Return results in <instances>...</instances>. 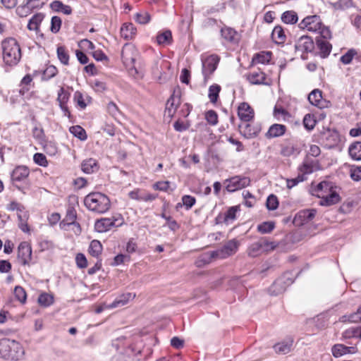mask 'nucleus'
<instances>
[{
	"label": "nucleus",
	"mask_w": 361,
	"mask_h": 361,
	"mask_svg": "<svg viewBox=\"0 0 361 361\" xmlns=\"http://www.w3.org/2000/svg\"><path fill=\"white\" fill-rule=\"evenodd\" d=\"M247 78L248 81L253 85L266 84V75L262 71L259 70L254 71L250 73Z\"/></svg>",
	"instance_id": "25"
},
{
	"label": "nucleus",
	"mask_w": 361,
	"mask_h": 361,
	"mask_svg": "<svg viewBox=\"0 0 361 361\" xmlns=\"http://www.w3.org/2000/svg\"><path fill=\"white\" fill-rule=\"evenodd\" d=\"M180 104V99L178 97H175L172 94L167 100L166 104L165 114L170 118H172L176 111V109Z\"/></svg>",
	"instance_id": "20"
},
{
	"label": "nucleus",
	"mask_w": 361,
	"mask_h": 361,
	"mask_svg": "<svg viewBox=\"0 0 361 361\" xmlns=\"http://www.w3.org/2000/svg\"><path fill=\"white\" fill-rule=\"evenodd\" d=\"M286 130V127L282 124H273L266 133L267 138H274L282 136Z\"/></svg>",
	"instance_id": "24"
},
{
	"label": "nucleus",
	"mask_w": 361,
	"mask_h": 361,
	"mask_svg": "<svg viewBox=\"0 0 361 361\" xmlns=\"http://www.w3.org/2000/svg\"><path fill=\"white\" fill-rule=\"evenodd\" d=\"M217 257V253L216 251H212L210 252H207L200 256L199 261L197 262L198 266L201 265V262L204 264H207L211 262L212 259L216 258Z\"/></svg>",
	"instance_id": "47"
},
{
	"label": "nucleus",
	"mask_w": 361,
	"mask_h": 361,
	"mask_svg": "<svg viewBox=\"0 0 361 361\" xmlns=\"http://www.w3.org/2000/svg\"><path fill=\"white\" fill-rule=\"evenodd\" d=\"M135 19L140 24H146L150 20V15L147 12L137 13Z\"/></svg>",
	"instance_id": "56"
},
{
	"label": "nucleus",
	"mask_w": 361,
	"mask_h": 361,
	"mask_svg": "<svg viewBox=\"0 0 361 361\" xmlns=\"http://www.w3.org/2000/svg\"><path fill=\"white\" fill-rule=\"evenodd\" d=\"M316 123L314 116L310 114H306L303 118V125L308 130H312L314 128Z\"/></svg>",
	"instance_id": "48"
},
{
	"label": "nucleus",
	"mask_w": 361,
	"mask_h": 361,
	"mask_svg": "<svg viewBox=\"0 0 361 361\" xmlns=\"http://www.w3.org/2000/svg\"><path fill=\"white\" fill-rule=\"evenodd\" d=\"M99 169L97 160L90 158L84 160L81 164V169L85 173H92Z\"/></svg>",
	"instance_id": "29"
},
{
	"label": "nucleus",
	"mask_w": 361,
	"mask_h": 361,
	"mask_svg": "<svg viewBox=\"0 0 361 361\" xmlns=\"http://www.w3.org/2000/svg\"><path fill=\"white\" fill-rule=\"evenodd\" d=\"M271 54L269 51L267 52H262L257 54L255 56V60L258 63H268L271 59Z\"/></svg>",
	"instance_id": "59"
},
{
	"label": "nucleus",
	"mask_w": 361,
	"mask_h": 361,
	"mask_svg": "<svg viewBox=\"0 0 361 361\" xmlns=\"http://www.w3.org/2000/svg\"><path fill=\"white\" fill-rule=\"evenodd\" d=\"M318 169V162L315 160L307 158L300 167V171L303 174H310Z\"/></svg>",
	"instance_id": "26"
},
{
	"label": "nucleus",
	"mask_w": 361,
	"mask_h": 361,
	"mask_svg": "<svg viewBox=\"0 0 361 361\" xmlns=\"http://www.w3.org/2000/svg\"><path fill=\"white\" fill-rule=\"evenodd\" d=\"M219 61V57L217 55H210L207 58L202 59V74L204 80H207L210 75H212L216 69Z\"/></svg>",
	"instance_id": "8"
},
{
	"label": "nucleus",
	"mask_w": 361,
	"mask_h": 361,
	"mask_svg": "<svg viewBox=\"0 0 361 361\" xmlns=\"http://www.w3.org/2000/svg\"><path fill=\"white\" fill-rule=\"evenodd\" d=\"M322 20L318 16H309L305 18L299 24L301 29L317 32L322 26Z\"/></svg>",
	"instance_id": "10"
},
{
	"label": "nucleus",
	"mask_w": 361,
	"mask_h": 361,
	"mask_svg": "<svg viewBox=\"0 0 361 361\" xmlns=\"http://www.w3.org/2000/svg\"><path fill=\"white\" fill-rule=\"evenodd\" d=\"M316 213L317 211L313 209L301 210L295 216L293 223L298 226H301L312 221L314 218Z\"/></svg>",
	"instance_id": "11"
},
{
	"label": "nucleus",
	"mask_w": 361,
	"mask_h": 361,
	"mask_svg": "<svg viewBox=\"0 0 361 361\" xmlns=\"http://www.w3.org/2000/svg\"><path fill=\"white\" fill-rule=\"evenodd\" d=\"M44 19V14L39 13L34 15L31 19L29 20L27 28L30 30H37L39 26Z\"/></svg>",
	"instance_id": "34"
},
{
	"label": "nucleus",
	"mask_w": 361,
	"mask_h": 361,
	"mask_svg": "<svg viewBox=\"0 0 361 361\" xmlns=\"http://www.w3.org/2000/svg\"><path fill=\"white\" fill-rule=\"evenodd\" d=\"M247 254L249 256L252 257H257L262 254L259 240L257 241L252 243L249 246V247L247 249Z\"/></svg>",
	"instance_id": "43"
},
{
	"label": "nucleus",
	"mask_w": 361,
	"mask_h": 361,
	"mask_svg": "<svg viewBox=\"0 0 361 361\" xmlns=\"http://www.w3.org/2000/svg\"><path fill=\"white\" fill-rule=\"evenodd\" d=\"M4 62L9 66L17 65L21 59V50L18 42L12 37L7 38L1 42Z\"/></svg>",
	"instance_id": "1"
},
{
	"label": "nucleus",
	"mask_w": 361,
	"mask_h": 361,
	"mask_svg": "<svg viewBox=\"0 0 361 361\" xmlns=\"http://www.w3.org/2000/svg\"><path fill=\"white\" fill-rule=\"evenodd\" d=\"M314 45L311 37L303 35L300 37L295 43V48L297 51L303 53L311 52Z\"/></svg>",
	"instance_id": "15"
},
{
	"label": "nucleus",
	"mask_w": 361,
	"mask_h": 361,
	"mask_svg": "<svg viewBox=\"0 0 361 361\" xmlns=\"http://www.w3.org/2000/svg\"><path fill=\"white\" fill-rule=\"evenodd\" d=\"M30 171L25 166H18L16 167L11 173V179L13 182H20L24 180L28 177Z\"/></svg>",
	"instance_id": "19"
},
{
	"label": "nucleus",
	"mask_w": 361,
	"mask_h": 361,
	"mask_svg": "<svg viewBox=\"0 0 361 361\" xmlns=\"http://www.w3.org/2000/svg\"><path fill=\"white\" fill-rule=\"evenodd\" d=\"M347 346L343 344L336 343L331 347L332 355L336 357H340L344 355H346Z\"/></svg>",
	"instance_id": "41"
},
{
	"label": "nucleus",
	"mask_w": 361,
	"mask_h": 361,
	"mask_svg": "<svg viewBox=\"0 0 361 361\" xmlns=\"http://www.w3.org/2000/svg\"><path fill=\"white\" fill-rule=\"evenodd\" d=\"M24 349L14 340L4 338L0 340V357L11 360H18L23 357Z\"/></svg>",
	"instance_id": "3"
},
{
	"label": "nucleus",
	"mask_w": 361,
	"mask_h": 361,
	"mask_svg": "<svg viewBox=\"0 0 361 361\" xmlns=\"http://www.w3.org/2000/svg\"><path fill=\"white\" fill-rule=\"evenodd\" d=\"M332 187L330 183L326 181L321 182L317 185V190L322 191L323 190H331ZM341 197L336 191L331 190L330 194L321 197L320 204L322 206H331L337 204L340 202Z\"/></svg>",
	"instance_id": "7"
},
{
	"label": "nucleus",
	"mask_w": 361,
	"mask_h": 361,
	"mask_svg": "<svg viewBox=\"0 0 361 361\" xmlns=\"http://www.w3.org/2000/svg\"><path fill=\"white\" fill-rule=\"evenodd\" d=\"M350 177L353 180L358 181L361 180V166L352 167L350 169Z\"/></svg>",
	"instance_id": "64"
},
{
	"label": "nucleus",
	"mask_w": 361,
	"mask_h": 361,
	"mask_svg": "<svg viewBox=\"0 0 361 361\" xmlns=\"http://www.w3.org/2000/svg\"><path fill=\"white\" fill-rule=\"evenodd\" d=\"M271 37L276 43H283L286 39V35L282 27L280 26L275 27L272 31Z\"/></svg>",
	"instance_id": "35"
},
{
	"label": "nucleus",
	"mask_w": 361,
	"mask_h": 361,
	"mask_svg": "<svg viewBox=\"0 0 361 361\" xmlns=\"http://www.w3.org/2000/svg\"><path fill=\"white\" fill-rule=\"evenodd\" d=\"M32 257V249L27 242H22L18 247V259L23 265L29 264Z\"/></svg>",
	"instance_id": "12"
},
{
	"label": "nucleus",
	"mask_w": 361,
	"mask_h": 361,
	"mask_svg": "<svg viewBox=\"0 0 361 361\" xmlns=\"http://www.w3.org/2000/svg\"><path fill=\"white\" fill-rule=\"evenodd\" d=\"M14 295L16 300H18L20 302L23 304L26 302L27 294L23 287L20 286H16L14 288Z\"/></svg>",
	"instance_id": "46"
},
{
	"label": "nucleus",
	"mask_w": 361,
	"mask_h": 361,
	"mask_svg": "<svg viewBox=\"0 0 361 361\" xmlns=\"http://www.w3.org/2000/svg\"><path fill=\"white\" fill-rule=\"evenodd\" d=\"M182 202L186 209H190L195 204L196 199L191 195H185L182 197Z\"/></svg>",
	"instance_id": "58"
},
{
	"label": "nucleus",
	"mask_w": 361,
	"mask_h": 361,
	"mask_svg": "<svg viewBox=\"0 0 361 361\" xmlns=\"http://www.w3.org/2000/svg\"><path fill=\"white\" fill-rule=\"evenodd\" d=\"M86 207L93 212L104 213L110 208L109 197L101 192H91L84 200Z\"/></svg>",
	"instance_id": "5"
},
{
	"label": "nucleus",
	"mask_w": 361,
	"mask_h": 361,
	"mask_svg": "<svg viewBox=\"0 0 361 361\" xmlns=\"http://www.w3.org/2000/svg\"><path fill=\"white\" fill-rule=\"evenodd\" d=\"M137 56L138 52L134 46L128 44L123 46L121 51V57L125 66L128 68V73L132 77L141 78L143 76L142 73L135 66V62Z\"/></svg>",
	"instance_id": "4"
},
{
	"label": "nucleus",
	"mask_w": 361,
	"mask_h": 361,
	"mask_svg": "<svg viewBox=\"0 0 361 361\" xmlns=\"http://www.w3.org/2000/svg\"><path fill=\"white\" fill-rule=\"evenodd\" d=\"M133 341L130 336H121L113 340L112 347L116 353L111 357V361H135V354L126 353V348H130L133 344Z\"/></svg>",
	"instance_id": "2"
},
{
	"label": "nucleus",
	"mask_w": 361,
	"mask_h": 361,
	"mask_svg": "<svg viewBox=\"0 0 361 361\" xmlns=\"http://www.w3.org/2000/svg\"><path fill=\"white\" fill-rule=\"evenodd\" d=\"M123 224V219L121 215L114 216L110 218H102L96 221L94 228L99 233H104L113 227L121 226Z\"/></svg>",
	"instance_id": "6"
},
{
	"label": "nucleus",
	"mask_w": 361,
	"mask_h": 361,
	"mask_svg": "<svg viewBox=\"0 0 361 361\" xmlns=\"http://www.w3.org/2000/svg\"><path fill=\"white\" fill-rule=\"evenodd\" d=\"M75 262L77 266L80 269L85 268L87 266V259L85 256L82 253L77 254L75 257Z\"/></svg>",
	"instance_id": "62"
},
{
	"label": "nucleus",
	"mask_w": 361,
	"mask_h": 361,
	"mask_svg": "<svg viewBox=\"0 0 361 361\" xmlns=\"http://www.w3.org/2000/svg\"><path fill=\"white\" fill-rule=\"evenodd\" d=\"M228 182L226 188L228 192H235L250 185V180L246 176H236L226 180Z\"/></svg>",
	"instance_id": "9"
},
{
	"label": "nucleus",
	"mask_w": 361,
	"mask_h": 361,
	"mask_svg": "<svg viewBox=\"0 0 361 361\" xmlns=\"http://www.w3.org/2000/svg\"><path fill=\"white\" fill-rule=\"evenodd\" d=\"M237 207H230L226 212L224 216V221L228 223L230 221H233L235 219Z\"/></svg>",
	"instance_id": "61"
},
{
	"label": "nucleus",
	"mask_w": 361,
	"mask_h": 361,
	"mask_svg": "<svg viewBox=\"0 0 361 361\" xmlns=\"http://www.w3.org/2000/svg\"><path fill=\"white\" fill-rule=\"evenodd\" d=\"M136 33V28L132 23H125L121 28V35L125 39H131Z\"/></svg>",
	"instance_id": "32"
},
{
	"label": "nucleus",
	"mask_w": 361,
	"mask_h": 361,
	"mask_svg": "<svg viewBox=\"0 0 361 361\" xmlns=\"http://www.w3.org/2000/svg\"><path fill=\"white\" fill-rule=\"evenodd\" d=\"M316 44L318 49L319 50V54L322 58H326L330 54L332 46L327 40L324 39H317Z\"/></svg>",
	"instance_id": "23"
},
{
	"label": "nucleus",
	"mask_w": 361,
	"mask_h": 361,
	"mask_svg": "<svg viewBox=\"0 0 361 361\" xmlns=\"http://www.w3.org/2000/svg\"><path fill=\"white\" fill-rule=\"evenodd\" d=\"M359 331L357 327H352L347 330H345L343 333V338H350L353 337H358Z\"/></svg>",
	"instance_id": "63"
},
{
	"label": "nucleus",
	"mask_w": 361,
	"mask_h": 361,
	"mask_svg": "<svg viewBox=\"0 0 361 361\" xmlns=\"http://www.w3.org/2000/svg\"><path fill=\"white\" fill-rule=\"evenodd\" d=\"M238 247V242L235 240L228 241L224 247L216 250L218 258H226L235 253Z\"/></svg>",
	"instance_id": "14"
},
{
	"label": "nucleus",
	"mask_w": 361,
	"mask_h": 361,
	"mask_svg": "<svg viewBox=\"0 0 361 361\" xmlns=\"http://www.w3.org/2000/svg\"><path fill=\"white\" fill-rule=\"evenodd\" d=\"M106 109H107V111L108 113L111 116H113L114 118H117V117L118 116V115H120L121 112L118 108V106H116V104L113 102H110L108 103L107 104V106H106Z\"/></svg>",
	"instance_id": "54"
},
{
	"label": "nucleus",
	"mask_w": 361,
	"mask_h": 361,
	"mask_svg": "<svg viewBox=\"0 0 361 361\" xmlns=\"http://www.w3.org/2000/svg\"><path fill=\"white\" fill-rule=\"evenodd\" d=\"M70 132L74 135V136L79 138L80 140H85L87 139V135L85 130L79 126H73L70 128Z\"/></svg>",
	"instance_id": "44"
},
{
	"label": "nucleus",
	"mask_w": 361,
	"mask_h": 361,
	"mask_svg": "<svg viewBox=\"0 0 361 361\" xmlns=\"http://www.w3.org/2000/svg\"><path fill=\"white\" fill-rule=\"evenodd\" d=\"M50 8L56 11L61 12L66 15H70L72 13V8L68 5L63 4L61 1H54L50 4Z\"/></svg>",
	"instance_id": "31"
},
{
	"label": "nucleus",
	"mask_w": 361,
	"mask_h": 361,
	"mask_svg": "<svg viewBox=\"0 0 361 361\" xmlns=\"http://www.w3.org/2000/svg\"><path fill=\"white\" fill-rule=\"evenodd\" d=\"M205 118L210 125L215 126L218 123L217 114L213 110H209L206 113Z\"/></svg>",
	"instance_id": "55"
},
{
	"label": "nucleus",
	"mask_w": 361,
	"mask_h": 361,
	"mask_svg": "<svg viewBox=\"0 0 361 361\" xmlns=\"http://www.w3.org/2000/svg\"><path fill=\"white\" fill-rule=\"evenodd\" d=\"M279 205V201L274 195H270L267 200V207L269 210H275Z\"/></svg>",
	"instance_id": "53"
},
{
	"label": "nucleus",
	"mask_w": 361,
	"mask_h": 361,
	"mask_svg": "<svg viewBox=\"0 0 361 361\" xmlns=\"http://www.w3.org/2000/svg\"><path fill=\"white\" fill-rule=\"evenodd\" d=\"M172 41V35L170 30H165L159 33L157 36V42L159 44H169Z\"/></svg>",
	"instance_id": "39"
},
{
	"label": "nucleus",
	"mask_w": 361,
	"mask_h": 361,
	"mask_svg": "<svg viewBox=\"0 0 361 361\" xmlns=\"http://www.w3.org/2000/svg\"><path fill=\"white\" fill-rule=\"evenodd\" d=\"M356 54L357 52L355 50L350 49L341 57V61L343 64H349L352 61L353 57L355 56V55H356Z\"/></svg>",
	"instance_id": "57"
},
{
	"label": "nucleus",
	"mask_w": 361,
	"mask_h": 361,
	"mask_svg": "<svg viewBox=\"0 0 361 361\" xmlns=\"http://www.w3.org/2000/svg\"><path fill=\"white\" fill-rule=\"evenodd\" d=\"M69 97L70 93L66 91L63 87H61L59 91L57 97V101L59 102V104L63 105L64 104H66L69 99Z\"/></svg>",
	"instance_id": "51"
},
{
	"label": "nucleus",
	"mask_w": 361,
	"mask_h": 361,
	"mask_svg": "<svg viewBox=\"0 0 361 361\" xmlns=\"http://www.w3.org/2000/svg\"><path fill=\"white\" fill-rule=\"evenodd\" d=\"M135 297V294L132 293H126L122 294L109 305V307L115 308L118 307H122L126 305L130 300H133Z\"/></svg>",
	"instance_id": "28"
},
{
	"label": "nucleus",
	"mask_w": 361,
	"mask_h": 361,
	"mask_svg": "<svg viewBox=\"0 0 361 361\" xmlns=\"http://www.w3.org/2000/svg\"><path fill=\"white\" fill-rule=\"evenodd\" d=\"M57 55H58L59 59L60 60V61L62 63H63L65 65H67L68 63L69 56H68L65 47H59L57 48Z\"/></svg>",
	"instance_id": "50"
},
{
	"label": "nucleus",
	"mask_w": 361,
	"mask_h": 361,
	"mask_svg": "<svg viewBox=\"0 0 361 361\" xmlns=\"http://www.w3.org/2000/svg\"><path fill=\"white\" fill-rule=\"evenodd\" d=\"M18 226L20 229L24 233H29L30 228L27 224V220L28 219V214L27 212H23V214H18Z\"/></svg>",
	"instance_id": "40"
},
{
	"label": "nucleus",
	"mask_w": 361,
	"mask_h": 361,
	"mask_svg": "<svg viewBox=\"0 0 361 361\" xmlns=\"http://www.w3.org/2000/svg\"><path fill=\"white\" fill-rule=\"evenodd\" d=\"M131 337L133 338V344L130 348H126V353L135 354V361H138L140 360V355L143 348V345L138 338L133 336Z\"/></svg>",
	"instance_id": "22"
},
{
	"label": "nucleus",
	"mask_w": 361,
	"mask_h": 361,
	"mask_svg": "<svg viewBox=\"0 0 361 361\" xmlns=\"http://www.w3.org/2000/svg\"><path fill=\"white\" fill-rule=\"evenodd\" d=\"M102 252V245L99 240H93L89 247V253L95 257H98Z\"/></svg>",
	"instance_id": "36"
},
{
	"label": "nucleus",
	"mask_w": 361,
	"mask_h": 361,
	"mask_svg": "<svg viewBox=\"0 0 361 361\" xmlns=\"http://www.w3.org/2000/svg\"><path fill=\"white\" fill-rule=\"evenodd\" d=\"M37 300L40 305L44 307H49L54 302V296L52 295L44 293L39 295Z\"/></svg>",
	"instance_id": "42"
},
{
	"label": "nucleus",
	"mask_w": 361,
	"mask_h": 361,
	"mask_svg": "<svg viewBox=\"0 0 361 361\" xmlns=\"http://www.w3.org/2000/svg\"><path fill=\"white\" fill-rule=\"evenodd\" d=\"M281 20L284 23L286 24H294L298 20V15L293 11H285L281 16Z\"/></svg>",
	"instance_id": "38"
},
{
	"label": "nucleus",
	"mask_w": 361,
	"mask_h": 361,
	"mask_svg": "<svg viewBox=\"0 0 361 361\" xmlns=\"http://www.w3.org/2000/svg\"><path fill=\"white\" fill-rule=\"evenodd\" d=\"M293 345V339L288 338L281 342L276 343L273 348L276 353L281 355H286L292 350Z\"/></svg>",
	"instance_id": "18"
},
{
	"label": "nucleus",
	"mask_w": 361,
	"mask_h": 361,
	"mask_svg": "<svg viewBox=\"0 0 361 361\" xmlns=\"http://www.w3.org/2000/svg\"><path fill=\"white\" fill-rule=\"evenodd\" d=\"M275 227L274 223L271 221H265L257 226V231L261 233H269Z\"/></svg>",
	"instance_id": "45"
},
{
	"label": "nucleus",
	"mask_w": 361,
	"mask_h": 361,
	"mask_svg": "<svg viewBox=\"0 0 361 361\" xmlns=\"http://www.w3.org/2000/svg\"><path fill=\"white\" fill-rule=\"evenodd\" d=\"M61 23L62 21L60 17L53 16L51 20V31L53 33H57L60 30Z\"/></svg>",
	"instance_id": "52"
},
{
	"label": "nucleus",
	"mask_w": 361,
	"mask_h": 361,
	"mask_svg": "<svg viewBox=\"0 0 361 361\" xmlns=\"http://www.w3.org/2000/svg\"><path fill=\"white\" fill-rule=\"evenodd\" d=\"M222 37L228 42H237L238 40V35L237 32L229 27H224L221 30Z\"/></svg>",
	"instance_id": "30"
},
{
	"label": "nucleus",
	"mask_w": 361,
	"mask_h": 361,
	"mask_svg": "<svg viewBox=\"0 0 361 361\" xmlns=\"http://www.w3.org/2000/svg\"><path fill=\"white\" fill-rule=\"evenodd\" d=\"M262 253H267L274 250L279 245L275 241L270 240L268 238L263 237L259 239Z\"/></svg>",
	"instance_id": "27"
},
{
	"label": "nucleus",
	"mask_w": 361,
	"mask_h": 361,
	"mask_svg": "<svg viewBox=\"0 0 361 361\" xmlns=\"http://www.w3.org/2000/svg\"><path fill=\"white\" fill-rule=\"evenodd\" d=\"M57 69L54 66H49L47 67V68L44 71L42 79L44 80H48L51 79V78L54 77L57 74Z\"/></svg>",
	"instance_id": "49"
},
{
	"label": "nucleus",
	"mask_w": 361,
	"mask_h": 361,
	"mask_svg": "<svg viewBox=\"0 0 361 361\" xmlns=\"http://www.w3.org/2000/svg\"><path fill=\"white\" fill-rule=\"evenodd\" d=\"M128 195L130 198L133 200L145 202L152 201L157 197V196L153 194L145 192L140 190H133L129 192Z\"/></svg>",
	"instance_id": "21"
},
{
	"label": "nucleus",
	"mask_w": 361,
	"mask_h": 361,
	"mask_svg": "<svg viewBox=\"0 0 361 361\" xmlns=\"http://www.w3.org/2000/svg\"><path fill=\"white\" fill-rule=\"evenodd\" d=\"M293 283V281L287 278L286 279V274L283 275L282 277L276 279L273 284L269 288V292L271 295H279L281 293H283L286 287L291 284Z\"/></svg>",
	"instance_id": "13"
},
{
	"label": "nucleus",
	"mask_w": 361,
	"mask_h": 361,
	"mask_svg": "<svg viewBox=\"0 0 361 361\" xmlns=\"http://www.w3.org/2000/svg\"><path fill=\"white\" fill-rule=\"evenodd\" d=\"M351 158L356 161L361 160V142L353 143L348 149Z\"/></svg>",
	"instance_id": "33"
},
{
	"label": "nucleus",
	"mask_w": 361,
	"mask_h": 361,
	"mask_svg": "<svg viewBox=\"0 0 361 361\" xmlns=\"http://www.w3.org/2000/svg\"><path fill=\"white\" fill-rule=\"evenodd\" d=\"M238 114L240 120L248 122L253 118L255 113L247 103L243 102L238 106Z\"/></svg>",
	"instance_id": "17"
},
{
	"label": "nucleus",
	"mask_w": 361,
	"mask_h": 361,
	"mask_svg": "<svg viewBox=\"0 0 361 361\" xmlns=\"http://www.w3.org/2000/svg\"><path fill=\"white\" fill-rule=\"evenodd\" d=\"M295 147L293 145L288 144L281 146V154L284 157H290L295 152Z\"/></svg>",
	"instance_id": "60"
},
{
	"label": "nucleus",
	"mask_w": 361,
	"mask_h": 361,
	"mask_svg": "<svg viewBox=\"0 0 361 361\" xmlns=\"http://www.w3.org/2000/svg\"><path fill=\"white\" fill-rule=\"evenodd\" d=\"M311 104L320 109L326 107V101L322 98V92L319 89L312 90L308 96Z\"/></svg>",
	"instance_id": "16"
},
{
	"label": "nucleus",
	"mask_w": 361,
	"mask_h": 361,
	"mask_svg": "<svg viewBox=\"0 0 361 361\" xmlns=\"http://www.w3.org/2000/svg\"><path fill=\"white\" fill-rule=\"evenodd\" d=\"M221 90V86L217 84H214L209 87L208 97L210 102L212 104L216 103Z\"/></svg>",
	"instance_id": "37"
}]
</instances>
